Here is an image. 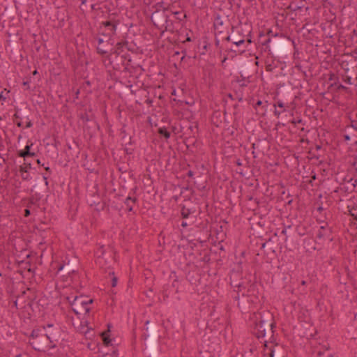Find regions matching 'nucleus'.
Listing matches in <instances>:
<instances>
[{"label": "nucleus", "instance_id": "nucleus-3", "mask_svg": "<svg viewBox=\"0 0 357 357\" xmlns=\"http://www.w3.org/2000/svg\"><path fill=\"white\" fill-rule=\"evenodd\" d=\"M261 45L265 47L264 50L270 55L287 57L291 46H294V42L289 37L280 36L278 38H265L260 41Z\"/></svg>", "mask_w": 357, "mask_h": 357}, {"label": "nucleus", "instance_id": "nucleus-57", "mask_svg": "<svg viewBox=\"0 0 357 357\" xmlns=\"http://www.w3.org/2000/svg\"><path fill=\"white\" fill-rule=\"evenodd\" d=\"M281 234H283V235H287V227H284L282 231H281Z\"/></svg>", "mask_w": 357, "mask_h": 357}, {"label": "nucleus", "instance_id": "nucleus-9", "mask_svg": "<svg viewBox=\"0 0 357 357\" xmlns=\"http://www.w3.org/2000/svg\"><path fill=\"white\" fill-rule=\"evenodd\" d=\"M119 20L115 19L114 17L109 16V20L102 22V25L105 28V31L107 33H103V36H109L110 37L112 35H114L116 31V26L119 24Z\"/></svg>", "mask_w": 357, "mask_h": 357}, {"label": "nucleus", "instance_id": "nucleus-48", "mask_svg": "<svg viewBox=\"0 0 357 357\" xmlns=\"http://www.w3.org/2000/svg\"><path fill=\"white\" fill-rule=\"evenodd\" d=\"M32 126H33V123L31 122V120H29V121L26 122V128H29L32 127Z\"/></svg>", "mask_w": 357, "mask_h": 357}, {"label": "nucleus", "instance_id": "nucleus-30", "mask_svg": "<svg viewBox=\"0 0 357 357\" xmlns=\"http://www.w3.org/2000/svg\"><path fill=\"white\" fill-rule=\"evenodd\" d=\"M105 253V247L104 245H101L100 246L97 251L96 252V255L98 257H102Z\"/></svg>", "mask_w": 357, "mask_h": 357}, {"label": "nucleus", "instance_id": "nucleus-62", "mask_svg": "<svg viewBox=\"0 0 357 357\" xmlns=\"http://www.w3.org/2000/svg\"><path fill=\"white\" fill-rule=\"evenodd\" d=\"M44 167H45V169L47 172H48L51 173V169H50V167H48V166L45 167V166H44Z\"/></svg>", "mask_w": 357, "mask_h": 357}, {"label": "nucleus", "instance_id": "nucleus-17", "mask_svg": "<svg viewBox=\"0 0 357 357\" xmlns=\"http://www.w3.org/2000/svg\"><path fill=\"white\" fill-rule=\"evenodd\" d=\"M333 87H335L336 90L340 91H347L348 88L344 85H342L339 81L337 82H332L330 86L329 89H332Z\"/></svg>", "mask_w": 357, "mask_h": 357}, {"label": "nucleus", "instance_id": "nucleus-27", "mask_svg": "<svg viewBox=\"0 0 357 357\" xmlns=\"http://www.w3.org/2000/svg\"><path fill=\"white\" fill-rule=\"evenodd\" d=\"M174 275V280H173L172 282V287H174V288H176V293H177L178 291V280L177 278V276L176 275V273L175 272H173L172 273Z\"/></svg>", "mask_w": 357, "mask_h": 357}, {"label": "nucleus", "instance_id": "nucleus-64", "mask_svg": "<svg viewBox=\"0 0 357 357\" xmlns=\"http://www.w3.org/2000/svg\"><path fill=\"white\" fill-rule=\"evenodd\" d=\"M352 34H353V36H355L357 37V30H356V29L353 30Z\"/></svg>", "mask_w": 357, "mask_h": 357}, {"label": "nucleus", "instance_id": "nucleus-12", "mask_svg": "<svg viewBox=\"0 0 357 357\" xmlns=\"http://www.w3.org/2000/svg\"><path fill=\"white\" fill-rule=\"evenodd\" d=\"M32 146L33 143L30 141H28L24 149L17 152V155L19 157L23 158L24 160H26V158H28L29 157L36 156V153L35 152L31 151Z\"/></svg>", "mask_w": 357, "mask_h": 357}, {"label": "nucleus", "instance_id": "nucleus-53", "mask_svg": "<svg viewBox=\"0 0 357 357\" xmlns=\"http://www.w3.org/2000/svg\"><path fill=\"white\" fill-rule=\"evenodd\" d=\"M215 45L217 47L220 45V40L217 37L215 38Z\"/></svg>", "mask_w": 357, "mask_h": 357}, {"label": "nucleus", "instance_id": "nucleus-38", "mask_svg": "<svg viewBox=\"0 0 357 357\" xmlns=\"http://www.w3.org/2000/svg\"><path fill=\"white\" fill-rule=\"evenodd\" d=\"M124 151L126 154L128 155H131L133 153V151H134V149L132 148H130V147H125L124 149Z\"/></svg>", "mask_w": 357, "mask_h": 357}, {"label": "nucleus", "instance_id": "nucleus-1", "mask_svg": "<svg viewBox=\"0 0 357 357\" xmlns=\"http://www.w3.org/2000/svg\"><path fill=\"white\" fill-rule=\"evenodd\" d=\"M46 327L53 328V330L45 334L42 333L39 329H34L31 332L29 343L35 351L45 352L56 347L55 342H58L60 339L57 334L60 331V328L58 327L54 328L52 324H47Z\"/></svg>", "mask_w": 357, "mask_h": 357}, {"label": "nucleus", "instance_id": "nucleus-51", "mask_svg": "<svg viewBox=\"0 0 357 357\" xmlns=\"http://www.w3.org/2000/svg\"><path fill=\"white\" fill-rule=\"evenodd\" d=\"M104 42H105L104 38H98V46H100V45H101Z\"/></svg>", "mask_w": 357, "mask_h": 357}, {"label": "nucleus", "instance_id": "nucleus-24", "mask_svg": "<svg viewBox=\"0 0 357 357\" xmlns=\"http://www.w3.org/2000/svg\"><path fill=\"white\" fill-rule=\"evenodd\" d=\"M222 24H223V20H222L221 16L220 15H217L215 18V21H214V24H213L215 29H216L218 26H222Z\"/></svg>", "mask_w": 357, "mask_h": 357}, {"label": "nucleus", "instance_id": "nucleus-39", "mask_svg": "<svg viewBox=\"0 0 357 357\" xmlns=\"http://www.w3.org/2000/svg\"><path fill=\"white\" fill-rule=\"evenodd\" d=\"M34 199L35 201H36L37 202H38L41 198H42V196L39 194V193H36L35 195H32L31 196Z\"/></svg>", "mask_w": 357, "mask_h": 357}, {"label": "nucleus", "instance_id": "nucleus-41", "mask_svg": "<svg viewBox=\"0 0 357 357\" xmlns=\"http://www.w3.org/2000/svg\"><path fill=\"white\" fill-rule=\"evenodd\" d=\"M351 126L356 130H357V121L351 120Z\"/></svg>", "mask_w": 357, "mask_h": 357}, {"label": "nucleus", "instance_id": "nucleus-10", "mask_svg": "<svg viewBox=\"0 0 357 357\" xmlns=\"http://www.w3.org/2000/svg\"><path fill=\"white\" fill-rule=\"evenodd\" d=\"M340 77L344 83L357 86V66L351 68L348 73H342Z\"/></svg>", "mask_w": 357, "mask_h": 357}, {"label": "nucleus", "instance_id": "nucleus-56", "mask_svg": "<svg viewBox=\"0 0 357 357\" xmlns=\"http://www.w3.org/2000/svg\"><path fill=\"white\" fill-rule=\"evenodd\" d=\"M121 133L123 134V136L122 137V139H124L126 138V130H121Z\"/></svg>", "mask_w": 357, "mask_h": 357}, {"label": "nucleus", "instance_id": "nucleus-29", "mask_svg": "<svg viewBox=\"0 0 357 357\" xmlns=\"http://www.w3.org/2000/svg\"><path fill=\"white\" fill-rule=\"evenodd\" d=\"M328 80L332 82H337L339 81V77L337 76L335 73H331L328 75Z\"/></svg>", "mask_w": 357, "mask_h": 357}, {"label": "nucleus", "instance_id": "nucleus-6", "mask_svg": "<svg viewBox=\"0 0 357 357\" xmlns=\"http://www.w3.org/2000/svg\"><path fill=\"white\" fill-rule=\"evenodd\" d=\"M106 59L114 70L126 71L132 59L128 53H123L115 47L113 52L107 54Z\"/></svg>", "mask_w": 357, "mask_h": 357}, {"label": "nucleus", "instance_id": "nucleus-35", "mask_svg": "<svg viewBox=\"0 0 357 357\" xmlns=\"http://www.w3.org/2000/svg\"><path fill=\"white\" fill-rule=\"evenodd\" d=\"M168 287H169V286L164 287V289H163V291H162V294H163V296H164V299H165L166 298L169 297V292L168 291Z\"/></svg>", "mask_w": 357, "mask_h": 357}, {"label": "nucleus", "instance_id": "nucleus-11", "mask_svg": "<svg viewBox=\"0 0 357 357\" xmlns=\"http://www.w3.org/2000/svg\"><path fill=\"white\" fill-rule=\"evenodd\" d=\"M115 47L117 48V50H119L123 53H128V52H131L132 53H137L138 50V47L135 44L127 40L117 43Z\"/></svg>", "mask_w": 357, "mask_h": 357}, {"label": "nucleus", "instance_id": "nucleus-50", "mask_svg": "<svg viewBox=\"0 0 357 357\" xmlns=\"http://www.w3.org/2000/svg\"><path fill=\"white\" fill-rule=\"evenodd\" d=\"M93 300L92 298H88L86 297V303H87V307H89V305L91 303H93Z\"/></svg>", "mask_w": 357, "mask_h": 357}, {"label": "nucleus", "instance_id": "nucleus-7", "mask_svg": "<svg viewBox=\"0 0 357 357\" xmlns=\"http://www.w3.org/2000/svg\"><path fill=\"white\" fill-rule=\"evenodd\" d=\"M163 5L164 3L162 1L158 3L156 10L151 15L152 22L159 29L163 28L164 22H167V20L169 18L167 12L170 13L172 11L171 6L164 7Z\"/></svg>", "mask_w": 357, "mask_h": 357}, {"label": "nucleus", "instance_id": "nucleus-43", "mask_svg": "<svg viewBox=\"0 0 357 357\" xmlns=\"http://www.w3.org/2000/svg\"><path fill=\"white\" fill-rule=\"evenodd\" d=\"M275 341V338L274 336V333H271V337L269 338V340L268 342H270L271 343L274 342Z\"/></svg>", "mask_w": 357, "mask_h": 357}, {"label": "nucleus", "instance_id": "nucleus-32", "mask_svg": "<svg viewBox=\"0 0 357 357\" xmlns=\"http://www.w3.org/2000/svg\"><path fill=\"white\" fill-rule=\"evenodd\" d=\"M109 275H112V276H113L112 278L111 285L112 287H115L117 284L118 278L114 275V272L109 273Z\"/></svg>", "mask_w": 357, "mask_h": 357}, {"label": "nucleus", "instance_id": "nucleus-49", "mask_svg": "<svg viewBox=\"0 0 357 357\" xmlns=\"http://www.w3.org/2000/svg\"><path fill=\"white\" fill-rule=\"evenodd\" d=\"M263 104V102L261 100H257V102L255 103V107L257 108V107L261 106Z\"/></svg>", "mask_w": 357, "mask_h": 357}, {"label": "nucleus", "instance_id": "nucleus-22", "mask_svg": "<svg viewBox=\"0 0 357 357\" xmlns=\"http://www.w3.org/2000/svg\"><path fill=\"white\" fill-rule=\"evenodd\" d=\"M70 268H71L70 266H66L65 264H61L59 265L58 271L64 270L65 272H68V273L70 274V273H73L75 271L74 270L70 271Z\"/></svg>", "mask_w": 357, "mask_h": 357}, {"label": "nucleus", "instance_id": "nucleus-59", "mask_svg": "<svg viewBox=\"0 0 357 357\" xmlns=\"http://www.w3.org/2000/svg\"><path fill=\"white\" fill-rule=\"evenodd\" d=\"M181 225L183 227H186L188 226V223L186 222L183 221Z\"/></svg>", "mask_w": 357, "mask_h": 357}, {"label": "nucleus", "instance_id": "nucleus-60", "mask_svg": "<svg viewBox=\"0 0 357 357\" xmlns=\"http://www.w3.org/2000/svg\"><path fill=\"white\" fill-rule=\"evenodd\" d=\"M352 166H354V167L357 166V157L355 158L354 161L353 162Z\"/></svg>", "mask_w": 357, "mask_h": 357}, {"label": "nucleus", "instance_id": "nucleus-13", "mask_svg": "<svg viewBox=\"0 0 357 357\" xmlns=\"http://www.w3.org/2000/svg\"><path fill=\"white\" fill-rule=\"evenodd\" d=\"M331 233L332 231L331 228L327 227L326 226H321L317 233L316 237L319 240H332L331 238Z\"/></svg>", "mask_w": 357, "mask_h": 357}, {"label": "nucleus", "instance_id": "nucleus-45", "mask_svg": "<svg viewBox=\"0 0 357 357\" xmlns=\"http://www.w3.org/2000/svg\"><path fill=\"white\" fill-rule=\"evenodd\" d=\"M19 171H20V172L21 174L22 172H24V171H28V169L24 167V165H22L19 167Z\"/></svg>", "mask_w": 357, "mask_h": 357}, {"label": "nucleus", "instance_id": "nucleus-47", "mask_svg": "<svg viewBox=\"0 0 357 357\" xmlns=\"http://www.w3.org/2000/svg\"><path fill=\"white\" fill-rule=\"evenodd\" d=\"M22 85L26 86V89H29V82L28 80L27 81H24L23 83H22Z\"/></svg>", "mask_w": 357, "mask_h": 357}, {"label": "nucleus", "instance_id": "nucleus-18", "mask_svg": "<svg viewBox=\"0 0 357 357\" xmlns=\"http://www.w3.org/2000/svg\"><path fill=\"white\" fill-rule=\"evenodd\" d=\"M170 13L175 16L176 20H177L178 22L183 21L186 17V15L182 11H174L172 9Z\"/></svg>", "mask_w": 357, "mask_h": 357}, {"label": "nucleus", "instance_id": "nucleus-28", "mask_svg": "<svg viewBox=\"0 0 357 357\" xmlns=\"http://www.w3.org/2000/svg\"><path fill=\"white\" fill-rule=\"evenodd\" d=\"M357 206H354L351 209L349 210V215L351 216L354 220H357Z\"/></svg>", "mask_w": 357, "mask_h": 357}, {"label": "nucleus", "instance_id": "nucleus-36", "mask_svg": "<svg viewBox=\"0 0 357 357\" xmlns=\"http://www.w3.org/2000/svg\"><path fill=\"white\" fill-rule=\"evenodd\" d=\"M280 352H279V351H277V352L275 353V349H272L271 350L270 357H280Z\"/></svg>", "mask_w": 357, "mask_h": 357}, {"label": "nucleus", "instance_id": "nucleus-42", "mask_svg": "<svg viewBox=\"0 0 357 357\" xmlns=\"http://www.w3.org/2000/svg\"><path fill=\"white\" fill-rule=\"evenodd\" d=\"M277 106H278V107H280V108H284V103H283L282 102H281V101H278V102H277V103H275V104H274V105H273V107H276Z\"/></svg>", "mask_w": 357, "mask_h": 357}, {"label": "nucleus", "instance_id": "nucleus-44", "mask_svg": "<svg viewBox=\"0 0 357 357\" xmlns=\"http://www.w3.org/2000/svg\"><path fill=\"white\" fill-rule=\"evenodd\" d=\"M284 111H285V109H284L282 111H278V110H277V109H276V107H275L274 114H275L277 117H278V116L280 115V114H281L282 112H284Z\"/></svg>", "mask_w": 357, "mask_h": 357}, {"label": "nucleus", "instance_id": "nucleus-23", "mask_svg": "<svg viewBox=\"0 0 357 357\" xmlns=\"http://www.w3.org/2000/svg\"><path fill=\"white\" fill-rule=\"evenodd\" d=\"M23 201L26 202V206L27 208H31L33 205H35L38 203L36 201H35V199L32 197H30L26 199H23Z\"/></svg>", "mask_w": 357, "mask_h": 357}, {"label": "nucleus", "instance_id": "nucleus-46", "mask_svg": "<svg viewBox=\"0 0 357 357\" xmlns=\"http://www.w3.org/2000/svg\"><path fill=\"white\" fill-rule=\"evenodd\" d=\"M30 214H31V212H30L29 208H27V207H26V208L24 210V215L25 217H28V216H29V215H30Z\"/></svg>", "mask_w": 357, "mask_h": 357}, {"label": "nucleus", "instance_id": "nucleus-16", "mask_svg": "<svg viewBox=\"0 0 357 357\" xmlns=\"http://www.w3.org/2000/svg\"><path fill=\"white\" fill-rule=\"evenodd\" d=\"M158 133L160 137H164L166 140L169 139L171 136L170 132L167 130L165 127L159 128L158 130Z\"/></svg>", "mask_w": 357, "mask_h": 357}, {"label": "nucleus", "instance_id": "nucleus-19", "mask_svg": "<svg viewBox=\"0 0 357 357\" xmlns=\"http://www.w3.org/2000/svg\"><path fill=\"white\" fill-rule=\"evenodd\" d=\"M137 199L136 197H131L130 196H128L126 199L124 204L126 205L127 209L128 211H132V206L130 205V202H132V203H135L137 202Z\"/></svg>", "mask_w": 357, "mask_h": 357}, {"label": "nucleus", "instance_id": "nucleus-55", "mask_svg": "<svg viewBox=\"0 0 357 357\" xmlns=\"http://www.w3.org/2000/svg\"><path fill=\"white\" fill-rule=\"evenodd\" d=\"M236 164L238 166H241L242 165V161L240 159H237L236 161Z\"/></svg>", "mask_w": 357, "mask_h": 357}, {"label": "nucleus", "instance_id": "nucleus-52", "mask_svg": "<svg viewBox=\"0 0 357 357\" xmlns=\"http://www.w3.org/2000/svg\"><path fill=\"white\" fill-rule=\"evenodd\" d=\"M187 176L189 177H192L194 176V172L192 170H189L187 172Z\"/></svg>", "mask_w": 357, "mask_h": 357}, {"label": "nucleus", "instance_id": "nucleus-8", "mask_svg": "<svg viewBox=\"0 0 357 357\" xmlns=\"http://www.w3.org/2000/svg\"><path fill=\"white\" fill-rule=\"evenodd\" d=\"M71 298L72 297H67L73 311L76 314H86L90 312L91 308L87 307L86 296L80 295Z\"/></svg>", "mask_w": 357, "mask_h": 357}, {"label": "nucleus", "instance_id": "nucleus-25", "mask_svg": "<svg viewBox=\"0 0 357 357\" xmlns=\"http://www.w3.org/2000/svg\"><path fill=\"white\" fill-rule=\"evenodd\" d=\"M22 117L20 116V114L17 113V112L13 115V120L14 121L15 119H19V121H16V125L17 127L21 128L22 126Z\"/></svg>", "mask_w": 357, "mask_h": 357}, {"label": "nucleus", "instance_id": "nucleus-61", "mask_svg": "<svg viewBox=\"0 0 357 357\" xmlns=\"http://www.w3.org/2000/svg\"><path fill=\"white\" fill-rule=\"evenodd\" d=\"M43 179L45 181V185H48L47 177L45 176H43Z\"/></svg>", "mask_w": 357, "mask_h": 357}, {"label": "nucleus", "instance_id": "nucleus-63", "mask_svg": "<svg viewBox=\"0 0 357 357\" xmlns=\"http://www.w3.org/2000/svg\"><path fill=\"white\" fill-rule=\"evenodd\" d=\"M323 210H324V208H323L321 206H319L317 208V211H318L319 212H321Z\"/></svg>", "mask_w": 357, "mask_h": 357}, {"label": "nucleus", "instance_id": "nucleus-26", "mask_svg": "<svg viewBox=\"0 0 357 357\" xmlns=\"http://www.w3.org/2000/svg\"><path fill=\"white\" fill-rule=\"evenodd\" d=\"M20 176L23 181H29L31 179V177L28 171H24V172L20 174Z\"/></svg>", "mask_w": 357, "mask_h": 357}, {"label": "nucleus", "instance_id": "nucleus-15", "mask_svg": "<svg viewBox=\"0 0 357 357\" xmlns=\"http://www.w3.org/2000/svg\"><path fill=\"white\" fill-rule=\"evenodd\" d=\"M109 327H110V326L108 324V330L105 331L101 333V337H102L103 344L107 347L110 345L111 342H112V340L109 337V333H110Z\"/></svg>", "mask_w": 357, "mask_h": 357}, {"label": "nucleus", "instance_id": "nucleus-31", "mask_svg": "<svg viewBox=\"0 0 357 357\" xmlns=\"http://www.w3.org/2000/svg\"><path fill=\"white\" fill-rule=\"evenodd\" d=\"M302 8H303V6L296 5V6H294L292 5H289L287 7V9L290 10L291 11L295 12V11H297V10H301Z\"/></svg>", "mask_w": 357, "mask_h": 357}, {"label": "nucleus", "instance_id": "nucleus-21", "mask_svg": "<svg viewBox=\"0 0 357 357\" xmlns=\"http://www.w3.org/2000/svg\"><path fill=\"white\" fill-rule=\"evenodd\" d=\"M165 31H173V23L171 20H169V18L167 20V22H164L163 28Z\"/></svg>", "mask_w": 357, "mask_h": 357}, {"label": "nucleus", "instance_id": "nucleus-4", "mask_svg": "<svg viewBox=\"0 0 357 357\" xmlns=\"http://www.w3.org/2000/svg\"><path fill=\"white\" fill-rule=\"evenodd\" d=\"M255 317L252 333L257 339L266 337L267 334H269V332L275 333L276 324L273 321V316L269 312H266L264 314L259 313Z\"/></svg>", "mask_w": 357, "mask_h": 357}, {"label": "nucleus", "instance_id": "nucleus-40", "mask_svg": "<svg viewBox=\"0 0 357 357\" xmlns=\"http://www.w3.org/2000/svg\"><path fill=\"white\" fill-rule=\"evenodd\" d=\"M23 165H24V167H26V169H31V163L30 162H29L27 159H26V160H24Z\"/></svg>", "mask_w": 357, "mask_h": 357}, {"label": "nucleus", "instance_id": "nucleus-34", "mask_svg": "<svg viewBox=\"0 0 357 357\" xmlns=\"http://www.w3.org/2000/svg\"><path fill=\"white\" fill-rule=\"evenodd\" d=\"M97 52L100 55H105L107 54V51L104 50L103 47H101L100 46H98L96 48Z\"/></svg>", "mask_w": 357, "mask_h": 357}, {"label": "nucleus", "instance_id": "nucleus-58", "mask_svg": "<svg viewBox=\"0 0 357 357\" xmlns=\"http://www.w3.org/2000/svg\"><path fill=\"white\" fill-rule=\"evenodd\" d=\"M235 287H238V291H241V289L243 287V284H236Z\"/></svg>", "mask_w": 357, "mask_h": 357}, {"label": "nucleus", "instance_id": "nucleus-54", "mask_svg": "<svg viewBox=\"0 0 357 357\" xmlns=\"http://www.w3.org/2000/svg\"><path fill=\"white\" fill-rule=\"evenodd\" d=\"M36 162H37V164H38V165H40V166H43V167H44V166H45V164H44V163H42L40 159H37V160H36Z\"/></svg>", "mask_w": 357, "mask_h": 357}, {"label": "nucleus", "instance_id": "nucleus-14", "mask_svg": "<svg viewBox=\"0 0 357 357\" xmlns=\"http://www.w3.org/2000/svg\"><path fill=\"white\" fill-rule=\"evenodd\" d=\"M181 206V215L183 219H188L190 215L196 213V209L194 206L188 207L185 205H180Z\"/></svg>", "mask_w": 357, "mask_h": 357}, {"label": "nucleus", "instance_id": "nucleus-5", "mask_svg": "<svg viewBox=\"0 0 357 357\" xmlns=\"http://www.w3.org/2000/svg\"><path fill=\"white\" fill-rule=\"evenodd\" d=\"M144 344L149 348L152 357H156V343L159 339L155 326L149 320L145 321L141 335Z\"/></svg>", "mask_w": 357, "mask_h": 357}, {"label": "nucleus", "instance_id": "nucleus-33", "mask_svg": "<svg viewBox=\"0 0 357 357\" xmlns=\"http://www.w3.org/2000/svg\"><path fill=\"white\" fill-rule=\"evenodd\" d=\"M317 357H333V356L330 353L319 351Z\"/></svg>", "mask_w": 357, "mask_h": 357}, {"label": "nucleus", "instance_id": "nucleus-37", "mask_svg": "<svg viewBox=\"0 0 357 357\" xmlns=\"http://www.w3.org/2000/svg\"><path fill=\"white\" fill-rule=\"evenodd\" d=\"M266 35L267 36H266V38H272L271 37H274V38H277V34H273L272 30H271V29L268 30Z\"/></svg>", "mask_w": 357, "mask_h": 357}, {"label": "nucleus", "instance_id": "nucleus-2", "mask_svg": "<svg viewBox=\"0 0 357 357\" xmlns=\"http://www.w3.org/2000/svg\"><path fill=\"white\" fill-rule=\"evenodd\" d=\"M225 40L227 42H231L235 45L236 48L230 49L231 52L243 53L246 48L245 43L248 44L252 43L251 30L246 25L232 26L230 34Z\"/></svg>", "mask_w": 357, "mask_h": 357}, {"label": "nucleus", "instance_id": "nucleus-20", "mask_svg": "<svg viewBox=\"0 0 357 357\" xmlns=\"http://www.w3.org/2000/svg\"><path fill=\"white\" fill-rule=\"evenodd\" d=\"M341 68L343 70V73H348V71L351 69V68H354V66H351L349 61H342L340 63Z\"/></svg>", "mask_w": 357, "mask_h": 357}]
</instances>
